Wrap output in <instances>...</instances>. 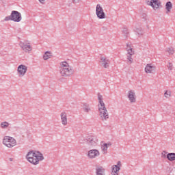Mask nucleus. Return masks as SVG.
<instances>
[{"mask_svg":"<svg viewBox=\"0 0 175 175\" xmlns=\"http://www.w3.org/2000/svg\"><path fill=\"white\" fill-rule=\"evenodd\" d=\"M26 159L31 163V165H39L42 161H44V156L40 151L36 150H30L26 154Z\"/></svg>","mask_w":175,"mask_h":175,"instance_id":"obj_1","label":"nucleus"},{"mask_svg":"<svg viewBox=\"0 0 175 175\" xmlns=\"http://www.w3.org/2000/svg\"><path fill=\"white\" fill-rule=\"evenodd\" d=\"M59 73L62 77H72L75 75V68L68 62L59 63Z\"/></svg>","mask_w":175,"mask_h":175,"instance_id":"obj_2","label":"nucleus"},{"mask_svg":"<svg viewBox=\"0 0 175 175\" xmlns=\"http://www.w3.org/2000/svg\"><path fill=\"white\" fill-rule=\"evenodd\" d=\"M23 20L21 13L18 11H12L10 16H6L4 21H14V23H20Z\"/></svg>","mask_w":175,"mask_h":175,"instance_id":"obj_3","label":"nucleus"},{"mask_svg":"<svg viewBox=\"0 0 175 175\" xmlns=\"http://www.w3.org/2000/svg\"><path fill=\"white\" fill-rule=\"evenodd\" d=\"M3 144L8 148H12V147L17 146V141L14 137L5 136L3 139Z\"/></svg>","mask_w":175,"mask_h":175,"instance_id":"obj_4","label":"nucleus"},{"mask_svg":"<svg viewBox=\"0 0 175 175\" xmlns=\"http://www.w3.org/2000/svg\"><path fill=\"white\" fill-rule=\"evenodd\" d=\"M85 142L87 143L88 146L89 147H96L99 143V140L96 136L94 135H89L87 137Z\"/></svg>","mask_w":175,"mask_h":175,"instance_id":"obj_5","label":"nucleus"},{"mask_svg":"<svg viewBox=\"0 0 175 175\" xmlns=\"http://www.w3.org/2000/svg\"><path fill=\"white\" fill-rule=\"evenodd\" d=\"M96 14L100 20H103V18H106V14H105V11H103V8L100 5V4H97L96 7Z\"/></svg>","mask_w":175,"mask_h":175,"instance_id":"obj_6","label":"nucleus"},{"mask_svg":"<svg viewBox=\"0 0 175 175\" xmlns=\"http://www.w3.org/2000/svg\"><path fill=\"white\" fill-rule=\"evenodd\" d=\"M157 70V66L152 64H148L146 65L144 72L146 75H154Z\"/></svg>","mask_w":175,"mask_h":175,"instance_id":"obj_7","label":"nucleus"},{"mask_svg":"<svg viewBox=\"0 0 175 175\" xmlns=\"http://www.w3.org/2000/svg\"><path fill=\"white\" fill-rule=\"evenodd\" d=\"M27 70H28V67H27V66L23 64L19 65L17 68L18 77H24L25 73H27Z\"/></svg>","mask_w":175,"mask_h":175,"instance_id":"obj_8","label":"nucleus"},{"mask_svg":"<svg viewBox=\"0 0 175 175\" xmlns=\"http://www.w3.org/2000/svg\"><path fill=\"white\" fill-rule=\"evenodd\" d=\"M100 155V152L97 149H92L88 152V157L89 159H95V158H98Z\"/></svg>","mask_w":175,"mask_h":175,"instance_id":"obj_9","label":"nucleus"},{"mask_svg":"<svg viewBox=\"0 0 175 175\" xmlns=\"http://www.w3.org/2000/svg\"><path fill=\"white\" fill-rule=\"evenodd\" d=\"M99 116L102 120V121H106V120H109V111H107V109H99Z\"/></svg>","mask_w":175,"mask_h":175,"instance_id":"obj_10","label":"nucleus"},{"mask_svg":"<svg viewBox=\"0 0 175 175\" xmlns=\"http://www.w3.org/2000/svg\"><path fill=\"white\" fill-rule=\"evenodd\" d=\"M19 46L25 53H29L30 51H32V46L29 45V43H27L26 42H20Z\"/></svg>","mask_w":175,"mask_h":175,"instance_id":"obj_11","label":"nucleus"},{"mask_svg":"<svg viewBox=\"0 0 175 175\" xmlns=\"http://www.w3.org/2000/svg\"><path fill=\"white\" fill-rule=\"evenodd\" d=\"M127 98L131 103H136V92L135 90H129L127 92Z\"/></svg>","mask_w":175,"mask_h":175,"instance_id":"obj_12","label":"nucleus"},{"mask_svg":"<svg viewBox=\"0 0 175 175\" xmlns=\"http://www.w3.org/2000/svg\"><path fill=\"white\" fill-rule=\"evenodd\" d=\"M121 170V161L118 162V165H113L111 167V175H119Z\"/></svg>","mask_w":175,"mask_h":175,"instance_id":"obj_13","label":"nucleus"},{"mask_svg":"<svg viewBox=\"0 0 175 175\" xmlns=\"http://www.w3.org/2000/svg\"><path fill=\"white\" fill-rule=\"evenodd\" d=\"M99 62L105 69H107L110 66V59L106 57H100Z\"/></svg>","mask_w":175,"mask_h":175,"instance_id":"obj_14","label":"nucleus"},{"mask_svg":"<svg viewBox=\"0 0 175 175\" xmlns=\"http://www.w3.org/2000/svg\"><path fill=\"white\" fill-rule=\"evenodd\" d=\"M147 5L152 6V8L156 10V9H159V6H161V1L159 0H149L147 1Z\"/></svg>","mask_w":175,"mask_h":175,"instance_id":"obj_15","label":"nucleus"},{"mask_svg":"<svg viewBox=\"0 0 175 175\" xmlns=\"http://www.w3.org/2000/svg\"><path fill=\"white\" fill-rule=\"evenodd\" d=\"M60 120L63 126H66L68 125V113L66 111L60 113Z\"/></svg>","mask_w":175,"mask_h":175,"instance_id":"obj_16","label":"nucleus"},{"mask_svg":"<svg viewBox=\"0 0 175 175\" xmlns=\"http://www.w3.org/2000/svg\"><path fill=\"white\" fill-rule=\"evenodd\" d=\"M98 100L99 105H98V110L99 109H106V105H105V103L103 102V96L100 94H98Z\"/></svg>","mask_w":175,"mask_h":175,"instance_id":"obj_17","label":"nucleus"},{"mask_svg":"<svg viewBox=\"0 0 175 175\" xmlns=\"http://www.w3.org/2000/svg\"><path fill=\"white\" fill-rule=\"evenodd\" d=\"M126 50L127 51V55H135V51L133 50V48L131 44H126Z\"/></svg>","mask_w":175,"mask_h":175,"instance_id":"obj_18","label":"nucleus"},{"mask_svg":"<svg viewBox=\"0 0 175 175\" xmlns=\"http://www.w3.org/2000/svg\"><path fill=\"white\" fill-rule=\"evenodd\" d=\"M111 146V144H106V143L101 144V151L103 154H107V148H109V146Z\"/></svg>","mask_w":175,"mask_h":175,"instance_id":"obj_19","label":"nucleus"},{"mask_svg":"<svg viewBox=\"0 0 175 175\" xmlns=\"http://www.w3.org/2000/svg\"><path fill=\"white\" fill-rule=\"evenodd\" d=\"M173 8V4H172L171 1H167L165 4V9H166V14H169L170 13V11L172 10Z\"/></svg>","mask_w":175,"mask_h":175,"instance_id":"obj_20","label":"nucleus"},{"mask_svg":"<svg viewBox=\"0 0 175 175\" xmlns=\"http://www.w3.org/2000/svg\"><path fill=\"white\" fill-rule=\"evenodd\" d=\"M82 109L84 111V113H90L91 111V107H90V105L87 103H83L82 106Z\"/></svg>","mask_w":175,"mask_h":175,"instance_id":"obj_21","label":"nucleus"},{"mask_svg":"<svg viewBox=\"0 0 175 175\" xmlns=\"http://www.w3.org/2000/svg\"><path fill=\"white\" fill-rule=\"evenodd\" d=\"M96 175H105V168L103 167H98L96 169Z\"/></svg>","mask_w":175,"mask_h":175,"instance_id":"obj_22","label":"nucleus"},{"mask_svg":"<svg viewBox=\"0 0 175 175\" xmlns=\"http://www.w3.org/2000/svg\"><path fill=\"white\" fill-rule=\"evenodd\" d=\"M51 57H53V55H51V52L46 51L43 55V59L44 61H47V59H50Z\"/></svg>","mask_w":175,"mask_h":175,"instance_id":"obj_23","label":"nucleus"},{"mask_svg":"<svg viewBox=\"0 0 175 175\" xmlns=\"http://www.w3.org/2000/svg\"><path fill=\"white\" fill-rule=\"evenodd\" d=\"M9 125H10V122H2L0 124V127L1 128V129H8V128H9Z\"/></svg>","mask_w":175,"mask_h":175,"instance_id":"obj_24","label":"nucleus"},{"mask_svg":"<svg viewBox=\"0 0 175 175\" xmlns=\"http://www.w3.org/2000/svg\"><path fill=\"white\" fill-rule=\"evenodd\" d=\"M167 159H168V161H175V153H168L167 154Z\"/></svg>","mask_w":175,"mask_h":175,"instance_id":"obj_25","label":"nucleus"},{"mask_svg":"<svg viewBox=\"0 0 175 175\" xmlns=\"http://www.w3.org/2000/svg\"><path fill=\"white\" fill-rule=\"evenodd\" d=\"M135 32L139 36H143V35H144V31L142 29H136Z\"/></svg>","mask_w":175,"mask_h":175,"instance_id":"obj_26","label":"nucleus"},{"mask_svg":"<svg viewBox=\"0 0 175 175\" xmlns=\"http://www.w3.org/2000/svg\"><path fill=\"white\" fill-rule=\"evenodd\" d=\"M122 32L123 36L126 39V37L129 36V31H128V29H124Z\"/></svg>","mask_w":175,"mask_h":175,"instance_id":"obj_27","label":"nucleus"},{"mask_svg":"<svg viewBox=\"0 0 175 175\" xmlns=\"http://www.w3.org/2000/svg\"><path fill=\"white\" fill-rule=\"evenodd\" d=\"M165 98H170L172 96V91L166 90L164 93Z\"/></svg>","mask_w":175,"mask_h":175,"instance_id":"obj_28","label":"nucleus"},{"mask_svg":"<svg viewBox=\"0 0 175 175\" xmlns=\"http://www.w3.org/2000/svg\"><path fill=\"white\" fill-rule=\"evenodd\" d=\"M167 53H168L170 55H173V54H174V49L167 48Z\"/></svg>","mask_w":175,"mask_h":175,"instance_id":"obj_29","label":"nucleus"},{"mask_svg":"<svg viewBox=\"0 0 175 175\" xmlns=\"http://www.w3.org/2000/svg\"><path fill=\"white\" fill-rule=\"evenodd\" d=\"M127 60L129 64H133V57H132V55H127Z\"/></svg>","mask_w":175,"mask_h":175,"instance_id":"obj_30","label":"nucleus"},{"mask_svg":"<svg viewBox=\"0 0 175 175\" xmlns=\"http://www.w3.org/2000/svg\"><path fill=\"white\" fill-rule=\"evenodd\" d=\"M167 67L169 70H173V64H172L171 62H168Z\"/></svg>","mask_w":175,"mask_h":175,"instance_id":"obj_31","label":"nucleus"},{"mask_svg":"<svg viewBox=\"0 0 175 175\" xmlns=\"http://www.w3.org/2000/svg\"><path fill=\"white\" fill-rule=\"evenodd\" d=\"M167 154V152L166 151H163L161 152V158H163V159H165V158H166V154Z\"/></svg>","mask_w":175,"mask_h":175,"instance_id":"obj_32","label":"nucleus"},{"mask_svg":"<svg viewBox=\"0 0 175 175\" xmlns=\"http://www.w3.org/2000/svg\"><path fill=\"white\" fill-rule=\"evenodd\" d=\"M81 0H72V3H80Z\"/></svg>","mask_w":175,"mask_h":175,"instance_id":"obj_33","label":"nucleus"},{"mask_svg":"<svg viewBox=\"0 0 175 175\" xmlns=\"http://www.w3.org/2000/svg\"><path fill=\"white\" fill-rule=\"evenodd\" d=\"M40 3H42V5H44L46 0H38Z\"/></svg>","mask_w":175,"mask_h":175,"instance_id":"obj_34","label":"nucleus"},{"mask_svg":"<svg viewBox=\"0 0 175 175\" xmlns=\"http://www.w3.org/2000/svg\"><path fill=\"white\" fill-rule=\"evenodd\" d=\"M81 143L83 144H84V142H81Z\"/></svg>","mask_w":175,"mask_h":175,"instance_id":"obj_35","label":"nucleus"}]
</instances>
